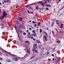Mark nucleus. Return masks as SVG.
Masks as SVG:
<instances>
[{
  "instance_id": "09e8293b",
  "label": "nucleus",
  "mask_w": 64,
  "mask_h": 64,
  "mask_svg": "<svg viewBox=\"0 0 64 64\" xmlns=\"http://www.w3.org/2000/svg\"><path fill=\"white\" fill-rule=\"evenodd\" d=\"M32 22H33V23H36V22H34L33 21Z\"/></svg>"
},
{
  "instance_id": "e2e57ef3",
  "label": "nucleus",
  "mask_w": 64,
  "mask_h": 64,
  "mask_svg": "<svg viewBox=\"0 0 64 64\" xmlns=\"http://www.w3.org/2000/svg\"><path fill=\"white\" fill-rule=\"evenodd\" d=\"M29 22H31V21L30 20V21H29Z\"/></svg>"
},
{
  "instance_id": "c756f323",
  "label": "nucleus",
  "mask_w": 64,
  "mask_h": 64,
  "mask_svg": "<svg viewBox=\"0 0 64 64\" xmlns=\"http://www.w3.org/2000/svg\"><path fill=\"white\" fill-rule=\"evenodd\" d=\"M16 23H18V24H19V23H20V22H19L18 21H17L16 22Z\"/></svg>"
},
{
  "instance_id": "69168bd1",
  "label": "nucleus",
  "mask_w": 64,
  "mask_h": 64,
  "mask_svg": "<svg viewBox=\"0 0 64 64\" xmlns=\"http://www.w3.org/2000/svg\"><path fill=\"white\" fill-rule=\"evenodd\" d=\"M2 3L3 4H4V2H3Z\"/></svg>"
},
{
  "instance_id": "774afa93",
  "label": "nucleus",
  "mask_w": 64,
  "mask_h": 64,
  "mask_svg": "<svg viewBox=\"0 0 64 64\" xmlns=\"http://www.w3.org/2000/svg\"><path fill=\"white\" fill-rule=\"evenodd\" d=\"M48 64H50V63H48Z\"/></svg>"
},
{
  "instance_id": "bb28decb",
  "label": "nucleus",
  "mask_w": 64,
  "mask_h": 64,
  "mask_svg": "<svg viewBox=\"0 0 64 64\" xmlns=\"http://www.w3.org/2000/svg\"><path fill=\"white\" fill-rule=\"evenodd\" d=\"M52 33L53 34H55V33H54V31H53V30H52Z\"/></svg>"
},
{
  "instance_id": "4c0bfd02",
  "label": "nucleus",
  "mask_w": 64,
  "mask_h": 64,
  "mask_svg": "<svg viewBox=\"0 0 64 64\" xmlns=\"http://www.w3.org/2000/svg\"><path fill=\"white\" fill-rule=\"evenodd\" d=\"M38 44H39V43H41V42L40 41H38Z\"/></svg>"
},
{
  "instance_id": "b1692460",
  "label": "nucleus",
  "mask_w": 64,
  "mask_h": 64,
  "mask_svg": "<svg viewBox=\"0 0 64 64\" xmlns=\"http://www.w3.org/2000/svg\"><path fill=\"white\" fill-rule=\"evenodd\" d=\"M18 58H16L15 59V60L16 61H18Z\"/></svg>"
},
{
  "instance_id": "423d86ee",
  "label": "nucleus",
  "mask_w": 64,
  "mask_h": 64,
  "mask_svg": "<svg viewBox=\"0 0 64 64\" xmlns=\"http://www.w3.org/2000/svg\"><path fill=\"white\" fill-rule=\"evenodd\" d=\"M43 33H45L46 35V37H48V34H47V33L45 32V30H43Z\"/></svg>"
},
{
  "instance_id": "5fc2aeb1",
  "label": "nucleus",
  "mask_w": 64,
  "mask_h": 64,
  "mask_svg": "<svg viewBox=\"0 0 64 64\" xmlns=\"http://www.w3.org/2000/svg\"><path fill=\"white\" fill-rule=\"evenodd\" d=\"M28 34H29V35H30V33L29 32L28 33Z\"/></svg>"
},
{
  "instance_id": "49530a36",
  "label": "nucleus",
  "mask_w": 64,
  "mask_h": 64,
  "mask_svg": "<svg viewBox=\"0 0 64 64\" xmlns=\"http://www.w3.org/2000/svg\"><path fill=\"white\" fill-rule=\"evenodd\" d=\"M22 31H20V33H22Z\"/></svg>"
},
{
  "instance_id": "e433bc0d",
  "label": "nucleus",
  "mask_w": 64,
  "mask_h": 64,
  "mask_svg": "<svg viewBox=\"0 0 64 64\" xmlns=\"http://www.w3.org/2000/svg\"><path fill=\"white\" fill-rule=\"evenodd\" d=\"M58 60H57L56 62V64L58 63Z\"/></svg>"
},
{
  "instance_id": "6e6d98bb",
  "label": "nucleus",
  "mask_w": 64,
  "mask_h": 64,
  "mask_svg": "<svg viewBox=\"0 0 64 64\" xmlns=\"http://www.w3.org/2000/svg\"><path fill=\"white\" fill-rule=\"evenodd\" d=\"M1 12V10L0 9V13Z\"/></svg>"
},
{
  "instance_id": "ddd939ff",
  "label": "nucleus",
  "mask_w": 64,
  "mask_h": 64,
  "mask_svg": "<svg viewBox=\"0 0 64 64\" xmlns=\"http://www.w3.org/2000/svg\"><path fill=\"white\" fill-rule=\"evenodd\" d=\"M31 5V4H28L26 6H25V7H26V8H28V7H29L30 5Z\"/></svg>"
},
{
  "instance_id": "4d7b16f0",
  "label": "nucleus",
  "mask_w": 64,
  "mask_h": 64,
  "mask_svg": "<svg viewBox=\"0 0 64 64\" xmlns=\"http://www.w3.org/2000/svg\"><path fill=\"white\" fill-rule=\"evenodd\" d=\"M32 12H31V11L30 12V13H32Z\"/></svg>"
},
{
  "instance_id": "0eeeda50",
  "label": "nucleus",
  "mask_w": 64,
  "mask_h": 64,
  "mask_svg": "<svg viewBox=\"0 0 64 64\" xmlns=\"http://www.w3.org/2000/svg\"><path fill=\"white\" fill-rule=\"evenodd\" d=\"M21 27H19V26L18 27V32H19L20 31V30L21 29Z\"/></svg>"
},
{
  "instance_id": "5701e85b",
  "label": "nucleus",
  "mask_w": 64,
  "mask_h": 64,
  "mask_svg": "<svg viewBox=\"0 0 64 64\" xmlns=\"http://www.w3.org/2000/svg\"><path fill=\"white\" fill-rule=\"evenodd\" d=\"M4 2H5V3H7V2H8V1H7L5 0H4Z\"/></svg>"
},
{
  "instance_id": "dca6fc26",
  "label": "nucleus",
  "mask_w": 64,
  "mask_h": 64,
  "mask_svg": "<svg viewBox=\"0 0 64 64\" xmlns=\"http://www.w3.org/2000/svg\"><path fill=\"white\" fill-rule=\"evenodd\" d=\"M40 33H41L42 32V29H40Z\"/></svg>"
},
{
  "instance_id": "412c9836",
  "label": "nucleus",
  "mask_w": 64,
  "mask_h": 64,
  "mask_svg": "<svg viewBox=\"0 0 64 64\" xmlns=\"http://www.w3.org/2000/svg\"><path fill=\"white\" fill-rule=\"evenodd\" d=\"M56 42L58 43H60V41L58 40Z\"/></svg>"
},
{
  "instance_id": "ea45409f",
  "label": "nucleus",
  "mask_w": 64,
  "mask_h": 64,
  "mask_svg": "<svg viewBox=\"0 0 64 64\" xmlns=\"http://www.w3.org/2000/svg\"><path fill=\"white\" fill-rule=\"evenodd\" d=\"M46 10H48L49 8H46Z\"/></svg>"
},
{
  "instance_id": "a878e982",
  "label": "nucleus",
  "mask_w": 64,
  "mask_h": 64,
  "mask_svg": "<svg viewBox=\"0 0 64 64\" xmlns=\"http://www.w3.org/2000/svg\"><path fill=\"white\" fill-rule=\"evenodd\" d=\"M27 53H30V52L28 50H27Z\"/></svg>"
},
{
  "instance_id": "a18cd8bd",
  "label": "nucleus",
  "mask_w": 64,
  "mask_h": 64,
  "mask_svg": "<svg viewBox=\"0 0 64 64\" xmlns=\"http://www.w3.org/2000/svg\"><path fill=\"white\" fill-rule=\"evenodd\" d=\"M47 3V2L46 1V2H44V4H46V3Z\"/></svg>"
},
{
  "instance_id": "2eb2a0df",
  "label": "nucleus",
  "mask_w": 64,
  "mask_h": 64,
  "mask_svg": "<svg viewBox=\"0 0 64 64\" xmlns=\"http://www.w3.org/2000/svg\"><path fill=\"white\" fill-rule=\"evenodd\" d=\"M5 27L4 26H3L1 27V28L2 29H4Z\"/></svg>"
},
{
  "instance_id": "58836bf2",
  "label": "nucleus",
  "mask_w": 64,
  "mask_h": 64,
  "mask_svg": "<svg viewBox=\"0 0 64 64\" xmlns=\"http://www.w3.org/2000/svg\"><path fill=\"white\" fill-rule=\"evenodd\" d=\"M28 14H30V12L29 10H28Z\"/></svg>"
},
{
  "instance_id": "72a5a7b5",
  "label": "nucleus",
  "mask_w": 64,
  "mask_h": 64,
  "mask_svg": "<svg viewBox=\"0 0 64 64\" xmlns=\"http://www.w3.org/2000/svg\"><path fill=\"white\" fill-rule=\"evenodd\" d=\"M55 30H56V31L58 32V29H57L56 28Z\"/></svg>"
},
{
  "instance_id": "f257e3e1",
  "label": "nucleus",
  "mask_w": 64,
  "mask_h": 64,
  "mask_svg": "<svg viewBox=\"0 0 64 64\" xmlns=\"http://www.w3.org/2000/svg\"><path fill=\"white\" fill-rule=\"evenodd\" d=\"M7 14L6 13V12H5V11H4V13L3 14V17H6V16H7Z\"/></svg>"
},
{
  "instance_id": "9b49d317",
  "label": "nucleus",
  "mask_w": 64,
  "mask_h": 64,
  "mask_svg": "<svg viewBox=\"0 0 64 64\" xmlns=\"http://www.w3.org/2000/svg\"><path fill=\"white\" fill-rule=\"evenodd\" d=\"M4 18V16H1L0 17V19L1 20H3V19Z\"/></svg>"
},
{
  "instance_id": "680f3d73",
  "label": "nucleus",
  "mask_w": 64,
  "mask_h": 64,
  "mask_svg": "<svg viewBox=\"0 0 64 64\" xmlns=\"http://www.w3.org/2000/svg\"><path fill=\"white\" fill-rule=\"evenodd\" d=\"M16 42L17 43H19V42Z\"/></svg>"
},
{
  "instance_id": "0e129e2a",
  "label": "nucleus",
  "mask_w": 64,
  "mask_h": 64,
  "mask_svg": "<svg viewBox=\"0 0 64 64\" xmlns=\"http://www.w3.org/2000/svg\"><path fill=\"white\" fill-rule=\"evenodd\" d=\"M60 2H61V0H59Z\"/></svg>"
},
{
  "instance_id": "1a4fd4ad",
  "label": "nucleus",
  "mask_w": 64,
  "mask_h": 64,
  "mask_svg": "<svg viewBox=\"0 0 64 64\" xmlns=\"http://www.w3.org/2000/svg\"><path fill=\"white\" fill-rule=\"evenodd\" d=\"M32 35H32V36H34V37H36V33H34V34H32Z\"/></svg>"
},
{
  "instance_id": "c03bdc74",
  "label": "nucleus",
  "mask_w": 64,
  "mask_h": 64,
  "mask_svg": "<svg viewBox=\"0 0 64 64\" xmlns=\"http://www.w3.org/2000/svg\"><path fill=\"white\" fill-rule=\"evenodd\" d=\"M48 61H50V60H51V59L49 58L48 59Z\"/></svg>"
},
{
  "instance_id": "f03ea898",
  "label": "nucleus",
  "mask_w": 64,
  "mask_h": 64,
  "mask_svg": "<svg viewBox=\"0 0 64 64\" xmlns=\"http://www.w3.org/2000/svg\"><path fill=\"white\" fill-rule=\"evenodd\" d=\"M34 47V48L33 49V51H35V50L36 48H37V45L36 44H34V45L33 46Z\"/></svg>"
},
{
  "instance_id": "39448f33",
  "label": "nucleus",
  "mask_w": 64,
  "mask_h": 64,
  "mask_svg": "<svg viewBox=\"0 0 64 64\" xmlns=\"http://www.w3.org/2000/svg\"><path fill=\"white\" fill-rule=\"evenodd\" d=\"M63 27V24H61L60 26V28L62 29Z\"/></svg>"
},
{
  "instance_id": "aec40b11",
  "label": "nucleus",
  "mask_w": 64,
  "mask_h": 64,
  "mask_svg": "<svg viewBox=\"0 0 64 64\" xmlns=\"http://www.w3.org/2000/svg\"><path fill=\"white\" fill-rule=\"evenodd\" d=\"M6 52H7V53H9V54H11L12 55H14V54H11L10 52H8L6 51Z\"/></svg>"
},
{
  "instance_id": "7c9ffc66",
  "label": "nucleus",
  "mask_w": 64,
  "mask_h": 64,
  "mask_svg": "<svg viewBox=\"0 0 64 64\" xmlns=\"http://www.w3.org/2000/svg\"><path fill=\"white\" fill-rule=\"evenodd\" d=\"M36 26H37V25H36V24H35L34 25V27H36Z\"/></svg>"
},
{
  "instance_id": "de8ad7c7",
  "label": "nucleus",
  "mask_w": 64,
  "mask_h": 64,
  "mask_svg": "<svg viewBox=\"0 0 64 64\" xmlns=\"http://www.w3.org/2000/svg\"><path fill=\"white\" fill-rule=\"evenodd\" d=\"M52 56H53H53H54V55L53 54H52Z\"/></svg>"
},
{
  "instance_id": "9d476101",
  "label": "nucleus",
  "mask_w": 64,
  "mask_h": 64,
  "mask_svg": "<svg viewBox=\"0 0 64 64\" xmlns=\"http://www.w3.org/2000/svg\"><path fill=\"white\" fill-rule=\"evenodd\" d=\"M23 19V18H22L21 17H20L19 18V20L20 21H22V19Z\"/></svg>"
},
{
  "instance_id": "13d9d810",
  "label": "nucleus",
  "mask_w": 64,
  "mask_h": 64,
  "mask_svg": "<svg viewBox=\"0 0 64 64\" xmlns=\"http://www.w3.org/2000/svg\"><path fill=\"white\" fill-rule=\"evenodd\" d=\"M52 59H53V61H54V58H52Z\"/></svg>"
},
{
  "instance_id": "393cba45",
  "label": "nucleus",
  "mask_w": 64,
  "mask_h": 64,
  "mask_svg": "<svg viewBox=\"0 0 64 64\" xmlns=\"http://www.w3.org/2000/svg\"><path fill=\"white\" fill-rule=\"evenodd\" d=\"M14 28H15V29L16 30V31H17V27H16V26H14Z\"/></svg>"
},
{
  "instance_id": "3c124183",
  "label": "nucleus",
  "mask_w": 64,
  "mask_h": 64,
  "mask_svg": "<svg viewBox=\"0 0 64 64\" xmlns=\"http://www.w3.org/2000/svg\"><path fill=\"white\" fill-rule=\"evenodd\" d=\"M60 33H63V31H60Z\"/></svg>"
},
{
  "instance_id": "a211bd4d",
  "label": "nucleus",
  "mask_w": 64,
  "mask_h": 64,
  "mask_svg": "<svg viewBox=\"0 0 64 64\" xmlns=\"http://www.w3.org/2000/svg\"><path fill=\"white\" fill-rule=\"evenodd\" d=\"M40 22H38L37 24V25L38 26H39L40 25Z\"/></svg>"
},
{
  "instance_id": "f704fd0d",
  "label": "nucleus",
  "mask_w": 64,
  "mask_h": 64,
  "mask_svg": "<svg viewBox=\"0 0 64 64\" xmlns=\"http://www.w3.org/2000/svg\"><path fill=\"white\" fill-rule=\"evenodd\" d=\"M64 8V6L62 7V8L61 9H60V10H62Z\"/></svg>"
},
{
  "instance_id": "052dcab7",
  "label": "nucleus",
  "mask_w": 64,
  "mask_h": 64,
  "mask_svg": "<svg viewBox=\"0 0 64 64\" xmlns=\"http://www.w3.org/2000/svg\"><path fill=\"white\" fill-rule=\"evenodd\" d=\"M1 4H2L0 2V5H1Z\"/></svg>"
},
{
  "instance_id": "4468645a",
  "label": "nucleus",
  "mask_w": 64,
  "mask_h": 64,
  "mask_svg": "<svg viewBox=\"0 0 64 64\" xmlns=\"http://www.w3.org/2000/svg\"><path fill=\"white\" fill-rule=\"evenodd\" d=\"M23 23H22L20 25V26H19V27H21V26H23Z\"/></svg>"
},
{
  "instance_id": "37998d69",
  "label": "nucleus",
  "mask_w": 64,
  "mask_h": 64,
  "mask_svg": "<svg viewBox=\"0 0 64 64\" xmlns=\"http://www.w3.org/2000/svg\"><path fill=\"white\" fill-rule=\"evenodd\" d=\"M38 6H37L36 8V9H38Z\"/></svg>"
},
{
  "instance_id": "f8f14e48",
  "label": "nucleus",
  "mask_w": 64,
  "mask_h": 64,
  "mask_svg": "<svg viewBox=\"0 0 64 64\" xmlns=\"http://www.w3.org/2000/svg\"><path fill=\"white\" fill-rule=\"evenodd\" d=\"M26 43V44H29V43H30V42L28 40H26L25 42Z\"/></svg>"
},
{
  "instance_id": "20e7f679",
  "label": "nucleus",
  "mask_w": 64,
  "mask_h": 64,
  "mask_svg": "<svg viewBox=\"0 0 64 64\" xmlns=\"http://www.w3.org/2000/svg\"><path fill=\"white\" fill-rule=\"evenodd\" d=\"M38 3H41V4H42V6H44V4L43 3V2H42L40 1L38 2Z\"/></svg>"
},
{
  "instance_id": "4be33fe9",
  "label": "nucleus",
  "mask_w": 64,
  "mask_h": 64,
  "mask_svg": "<svg viewBox=\"0 0 64 64\" xmlns=\"http://www.w3.org/2000/svg\"><path fill=\"white\" fill-rule=\"evenodd\" d=\"M34 57H35V56H32V57H31L30 58V59H33V58H34Z\"/></svg>"
},
{
  "instance_id": "f3484780",
  "label": "nucleus",
  "mask_w": 64,
  "mask_h": 64,
  "mask_svg": "<svg viewBox=\"0 0 64 64\" xmlns=\"http://www.w3.org/2000/svg\"><path fill=\"white\" fill-rule=\"evenodd\" d=\"M36 53H38V50H35V51Z\"/></svg>"
},
{
  "instance_id": "a19ab883",
  "label": "nucleus",
  "mask_w": 64,
  "mask_h": 64,
  "mask_svg": "<svg viewBox=\"0 0 64 64\" xmlns=\"http://www.w3.org/2000/svg\"><path fill=\"white\" fill-rule=\"evenodd\" d=\"M49 38H50V39H51V36H50V35H49Z\"/></svg>"
},
{
  "instance_id": "79ce46f5",
  "label": "nucleus",
  "mask_w": 64,
  "mask_h": 64,
  "mask_svg": "<svg viewBox=\"0 0 64 64\" xmlns=\"http://www.w3.org/2000/svg\"><path fill=\"white\" fill-rule=\"evenodd\" d=\"M23 34H24V35H26V33H24Z\"/></svg>"
},
{
  "instance_id": "6ab92c4d",
  "label": "nucleus",
  "mask_w": 64,
  "mask_h": 64,
  "mask_svg": "<svg viewBox=\"0 0 64 64\" xmlns=\"http://www.w3.org/2000/svg\"><path fill=\"white\" fill-rule=\"evenodd\" d=\"M32 32L33 33H35V30H33L32 31Z\"/></svg>"
},
{
  "instance_id": "c85d7f7f",
  "label": "nucleus",
  "mask_w": 64,
  "mask_h": 64,
  "mask_svg": "<svg viewBox=\"0 0 64 64\" xmlns=\"http://www.w3.org/2000/svg\"><path fill=\"white\" fill-rule=\"evenodd\" d=\"M3 60V58H0V60H1V61H2Z\"/></svg>"
},
{
  "instance_id": "8fccbe9b",
  "label": "nucleus",
  "mask_w": 64,
  "mask_h": 64,
  "mask_svg": "<svg viewBox=\"0 0 64 64\" xmlns=\"http://www.w3.org/2000/svg\"><path fill=\"white\" fill-rule=\"evenodd\" d=\"M33 40L34 41H35V38H34V39H33Z\"/></svg>"
},
{
  "instance_id": "bf43d9fd",
  "label": "nucleus",
  "mask_w": 64,
  "mask_h": 64,
  "mask_svg": "<svg viewBox=\"0 0 64 64\" xmlns=\"http://www.w3.org/2000/svg\"><path fill=\"white\" fill-rule=\"evenodd\" d=\"M30 30H31V29H32V28H30L29 29Z\"/></svg>"
},
{
  "instance_id": "c9c22d12",
  "label": "nucleus",
  "mask_w": 64,
  "mask_h": 64,
  "mask_svg": "<svg viewBox=\"0 0 64 64\" xmlns=\"http://www.w3.org/2000/svg\"><path fill=\"white\" fill-rule=\"evenodd\" d=\"M30 38L31 39H33L34 38V37L33 36H31Z\"/></svg>"
},
{
  "instance_id": "6e6552de",
  "label": "nucleus",
  "mask_w": 64,
  "mask_h": 64,
  "mask_svg": "<svg viewBox=\"0 0 64 64\" xmlns=\"http://www.w3.org/2000/svg\"><path fill=\"white\" fill-rule=\"evenodd\" d=\"M45 6H46V7H51V6L50 4H46L45 5Z\"/></svg>"
},
{
  "instance_id": "473e14b6",
  "label": "nucleus",
  "mask_w": 64,
  "mask_h": 64,
  "mask_svg": "<svg viewBox=\"0 0 64 64\" xmlns=\"http://www.w3.org/2000/svg\"><path fill=\"white\" fill-rule=\"evenodd\" d=\"M44 47H43L42 48V50H44Z\"/></svg>"
},
{
  "instance_id": "cd10ccee",
  "label": "nucleus",
  "mask_w": 64,
  "mask_h": 64,
  "mask_svg": "<svg viewBox=\"0 0 64 64\" xmlns=\"http://www.w3.org/2000/svg\"><path fill=\"white\" fill-rule=\"evenodd\" d=\"M18 7H19V5L18 4L16 5V8H17Z\"/></svg>"
},
{
  "instance_id": "603ef678",
  "label": "nucleus",
  "mask_w": 64,
  "mask_h": 64,
  "mask_svg": "<svg viewBox=\"0 0 64 64\" xmlns=\"http://www.w3.org/2000/svg\"><path fill=\"white\" fill-rule=\"evenodd\" d=\"M56 24H58V25H59V23H58L57 22H56Z\"/></svg>"
},
{
  "instance_id": "2f4dec72",
  "label": "nucleus",
  "mask_w": 64,
  "mask_h": 64,
  "mask_svg": "<svg viewBox=\"0 0 64 64\" xmlns=\"http://www.w3.org/2000/svg\"><path fill=\"white\" fill-rule=\"evenodd\" d=\"M46 28V30H49V28Z\"/></svg>"
},
{
  "instance_id": "7ed1b4c3",
  "label": "nucleus",
  "mask_w": 64,
  "mask_h": 64,
  "mask_svg": "<svg viewBox=\"0 0 64 64\" xmlns=\"http://www.w3.org/2000/svg\"><path fill=\"white\" fill-rule=\"evenodd\" d=\"M43 39H44V40L46 41H47V38L45 35H44V37H43Z\"/></svg>"
},
{
  "instance_id": "864d4df0",
  "label": "nucleus",
  "mask_w": 64,
  "mask_h": 64,
  "mask_svg": "<svg viewBox=\"0 0 64 64\" xmlns=\"http://www.w3.org/2000/svg\"><path fill=\"white\" fill-rule=\"evenodd\" d=\"M27 32H29V31L28 30H27Z\"/></svg>"
},
{
  "instance_id": "338daca9",
  "label": "nucleus",
  "mask_w": 64,
  "mask_h": 64,
  "mask_svg": "<svg viewBox=\"0 0 64 64\" xmlns=\"http://www.w3.org/2000/svg\"><path fill=\"white\" fill-rule=\"evenodd\" d=\"M34 56H35L36 55V54H34Z\"/></svg>"
}]
</instances>
